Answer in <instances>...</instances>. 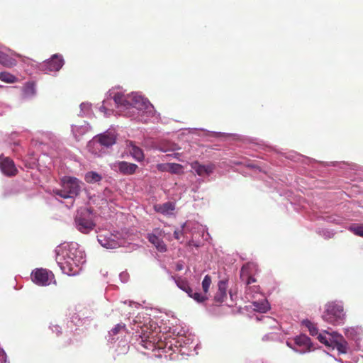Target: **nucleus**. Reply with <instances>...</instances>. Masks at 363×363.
<instances>
[{
  "label": "nucleus",
  "instance_id": "nucleus-42",
  "mask_svg": "<svg viewBox=\"0 0 363 363\" xmlns=\"http://www.w3.org/2000/svg\"><path fill=\"white\" fill-rule=\"evenodd\" d=\"M15 55H16V56H17V57H21V55H20L19 54H15Z\"/></svg>",
  "mask_w": 363,
  "mask_h": 363
},
{
  "label": "nucleus",
  "instance_id": "nucleus-14",
  "mask_svg": "<svg viewBox=\"0 0 363 363\" xmlns=\"http://www.w3.org/2000/svg\"><path fill=\"white\" fill-rule=\"evenodd\" d=\"M258 265L254 262H248L244 264L240 270V277L247 276H255L259 272Z\"/></svg>",
  "mask_w": 363,
  "mask_h": 363
},
{
  "label": "nucleus",
  "instance_id": "nucleus-12",
  "mask_svg": "<svg viewBox=\"0 0 363 363\" xmlns=\"http://www.w3.org/2000/svg\"><path fill=\"white\" fill-rule=\"evenodd\" d=\"M191 168L198 175L203 177L213 173L215 169V165L213 164L203 165L200 164L199 162H194L191 164Z\"/></svg>",
  "mask_w": 363,
  "mask_h": 363
},
{
  "label": "nucleus",
  "instance_id": "nucleus-28",
  "mask_svg": "<svg viewBox=\"0 0 363 363\" xmlns=\"http://www.w3.org/2000/svg\"><path fill=\"white\" fill-rule=\"evenodd\" d=\"M188 296L192 298H194V300H195L196 302L198 303H203L206 300L208 299L207 296L206 294H201V293L199 292H191L190 293V294H188Z\"/></svg>",
  "mask_w": 363,
  "mask_h": 363
},
{
  "label": "nucleus",
  "instance_id": "nucleus-20",
  "mask_svg": "<svg viewBox=\"0 0 363 363\" xmlns=\"http://www.w3.org/2000/svg\"><path fill=\"white\" fill-rule=\"evenodd\" d=\"M155 210L162 214H169L171 213L175 208L174 203L172 202H166L162 204L155 205Z\"/></svg>",
  "mask_w": 363,
  "mask_h": 363
},
{
  "label": "nucleus",
  "instance_id": "nucleus-31",
  "mask_svg": "<svg viewBox=\"0 0 363 363\" xmlns=\"http://www.w3.org/2000/svg\"><path fill=\"white\" fill-rule=\"evenodd\" d=\"M182 166L179 164L169 163L168 172L179 174L181 172Z\"/></svg>",
  "mask_w": 363,
  "mask_h": 363
},
{
  "label": "nucleus",
  "instance_id": "nucleus-2",
  "mask_svg": "<svg viewBox=\"0 0 363 363\" xmlns=\"http://www.w3.org/2000/svg\"><path fill=\"white\" fill-rule=\"evenodd\" d=\"M61 189H55L52 192L55 195L62 199H74L81 191L82 182L76 177L64 176L60 179Z\"/></svg>",
  "mask_w": 363,
  "mask_h": 363
},
{
  "label": "nucleus",
  "instance_id": "nucleus-25",
  "mask_svg": "<svg viewBox=\"0 0 363 363\" xmlns=\"http://www.w3.org/2000/svg\"><path fill=\"white\" fill-rule=\"evenodd\" d=\"M254 310L259 313H266L269 309V305L267 301L263 300L261 302H254Z\"/></svg>",
  "mask_w": 363,
  "mask_h": 363
},
{
  "label": "nucleus",
  "instance_id": "nucleus-24",
  "mask_svg": "<svg viewBox=\"0 0 363 363\" xmlns=\"http://www.w3.org/2000/svg\"><path fill=\"white\" fill-rule=\"evenodd\" d=\"M102 179V177L95 172H88L87 173H86L85 174V177H84V179L85 181L87 182V183H96V182H100Z\"/></svg>",
  "mask_w": 363,
  "mask_h": 363
},
{
  "label": "nucleus",
  "instance_id": "nucleus-9",
  "mask_svg": "<svg viewBox=\"0 0 363 363\" xmlns=\"http://www.w3.org/2000/svg\"><path fill=\"white\" fill-rule=\"evenodd\" d=\"M162 230L160 229H155L154 233H150L147 235V238L148 241L152 243L156 249L160 252H164L167 251V245L160 237L162 236Z\"/></svg>",
  "mask_w": 363,
  "mask_h": 363
},
{
  "label": "nucleus",
  "instance_id": "nucleus-8",
  "mask_svg": "<svg viewBox=\"0 0 363 363\" xmlns=\"http://www.w3.org/2000/svg\"><path fill=\"white\" fill-rule=\"evenodd\" d=\"M0 169L3 174L8 177L15 176L18 172L14 162L4 155H0Z\"/></svg>",
  "mask_w": 363,
  "mask_h": 363
},
{
  "label": "nucleus",
  "instance_id": "nucleus-40",
  "mask_svg": "<svg viewBox=\"0 0 363 363\" xmlns=\"http://www.w3.org/2000/svg\"><path fill=\"white\" fill-rule=\"evenodd\" d=\"M142 342H144V344H143V346L147 349H151V348L154 347L153 344H152L150 342H145L143 340Z\"/></svg>",
  "mask_w": 363,
  "mask_h": 363
},
{
  "label": "nucleus",
  "instance_id": "nucleus-18",
  "mask_svg": "<svg viewBox=\"0 0 363 363\" xmlns=\"http://www.w3.org/2000/svg\"><path fill=\"white\" fill-rule=\"evenodd\" d=\"M0 64L11 68L16 65L17 61L12 56L0 51Z\"/></svg>",
  "mask_w": 363,
  "mask_h": 363
},
{
  "label": "nucleus",
  "instance_id": "nucleus-4",
  "mask_svg": "<svg viewBox=\"0 0 363 363\" xmlns=\"http://www.w3.org/2000/svg\"><path fill=\"white\" fill-rule=\"evenodd\" d=\"M129 108H135L138 110L148 113L149 115L154 114V106L147 99L134 93L129 94Z\"/></svg>",
  "mask_w": 363,
  "mask_h": 363
},
{
  "label": "nucleus",
  "instance_id": "nucleus-41",
  "mask_svg": "<svg viewBox=\"0 0 363 363\" xmlns=\"http://www.w3.org/2000/svg\"><path fill=\"white\" fill-rule=\"evenodd\" d=\"M183 269V264L180 263H177L176 265V270L180 271Z\"/></svg>",
  "mask_w": 363,
  "mask_h": 363
},
{
  "label": "nucleus",
  "instance_id": "nucleus-37",
  "mask_svg": "<svg viewBox=\"0 0 363 363\" xmlns=\"http://www.w3.org/2000/svg\"><path fill=\"white\" fill-rule=\"evenodd\" d=\"M0 363H7L6 355L1 351H0Z\"/></svg>",
  "mask_w": 363,
  "mask_h": 363
},
{
  "label": "nucleus",
  "instance_id": "nucleus-3",
  "mask_svg": "<svg viewBox=\"0 0 363 363\" xmlns=\"http://www.w3.org/2000/svg\"><path fill=\"white\" fill-rule=\"evenodd\" d=\"M323 319L332 325L342 324L345 319L343 306L336 301L328 302L325 306Z\"/></svg>",
  "mask_w": 363,
  "mask_h": 363
},
{
  "label": "nucleus",
  "instance_id": "nucleus-39",
  "mask_svg": "<svg viewBox=\"0 0 363 363\" xmlns=\"http://www.w3.org/2000/svg\"><path fill=\"white\" fill-rule=\"evenodd\" d=\"M52 330L53 332H55L57 335H59L62 333L60 328L58 325L53 326Z\"/></svg>",
  "mask_w": 363,
  "mask_h": 363
},
{
  "label": "nucleus",
  "instance_id": "nucleus-38",
  "mask_svg": "<svg viewBox=\"0 0 363 363\" xmlns=\"http://www.w3.org/2000/svg\"><path fill=\"white\" fill-rule=\"evenodd\" d=\"M177 149H179L177 145L172 144L170 147L165 148V149H162V151H163V152H167L169 150H172L173 151V150H177Z\"/></svg>",
  "mask_w": 363,
  "mask_h": 363
},
{
  "label": "nucleus",
  "instance_id": "nucleus-17",
  "mask_svg": "<svg viewBox=\"0 0 363 363\" xmlns=\"http://www.w3.org/2000/svg\"><path fill=\"white\" fill-rule=\"evenodd\" d=\"M99 142L101 145L108 147L115 144L116 137L111 133H106L99 136Z\"/></svg>",
  "mask_w": 363,
  "mask_h": 363
},
{
  "label": "nucleus",
  "instance_id": "nucleus-16",
  "mask_svg": "<svg viewBox=\"0 0 363 363\" xmlns=\"http://www.w3.org/2000/svg\"><path fill=\"white\" fill-rule=\"evenodd\" d=\"M295 344L302 348L301 352L310 350L312 346L311 339L306 335H300L295 337Z\"/></svg>",
  "mask_w": 363,
  "mask_h": 363
},
{
  "label": "nucleus",
  "instance_id": "nucleus-33",
  "mask_svg": "<svg viewBox=\"0 0 363 363\" xmlns=\"http://www.w3.org/2000/svg\"><path fill=\"white\" fill-rule=\"evenodd\" d=\"M124 328L125 325L117 324L111 330L110 334L111 335H116Z\"/></svg>",
  "mask_w": 363,
  "mask_h": 363
},
{
  "label": "nucleus",
  "instance_id": "nucleus-15",
  "mask_svg": "<svg viewBox=\"0 0 363 363\" xmlns=\"http://www.w3.org/2000/svg\"><path fill=\"white\" fill-rule=\"evenodd\" d=\"M119 172L125 175H130L135 173L138 165L133 163H128L125 161L119 162L117 165Z\"/></svg>",
  "mask_w": 363,
  "mask_h": 363
},
{
  "label": "nucleus",
  "instance_id": "nucleus-21",
  "mask_svg": "<svg viewBox=\"0 0 363 363\" xmlns=\"http://www.w3.org/2000/svg\"><path fill=\"white\" fill-rule=\"evenodd\" d=\"M174 279L177 286L187 294H190V293L192 292V289L190 287L189 284L186 279H182L180 277H174Z\"/></svg>",
  "mask_w": 363,
  "mask_h": 363
},
{
  "label": "nucleus",
  "instance_id": "nucleus-1",
  "mask_svg": "<svg viewBox=\"0 0 363 363\" xmlns=\"http://www.w3.org/2000/svg\"><path fill=\"white\" fill-rule=\"evenodd\" d=\"M81 253L77 248V244L73 243L65 247L62 255L57 253L56 260L63 273L73 275L77 272L75 267L82 258Z\"/></svg>",
  "mask_w": 363,
  "mask_h": 363
},
{
  "label": "nucleus",
  "instance_id": "nucleus-10",
  "mask_svg": "<svg viewBox=\"0 0 363 363\" xmlns=\"http://www.w3.org/2000/svg\"><path fill=\"white\" fill-rule=\"evenodd\" d=\"M77 228L82 233H88L94 227L92 220L85 217L83 214L77 215L75 218Z\"/></svg>",
  "mask_w": 363,
  "mask_h": 363
},
{
  "label": "nucleus",
  "instance_id": "nucleus-32",
  "mask_svg": "<svg viewBox=\"0 0 363 363\" xmlns=\"http://www.w3.org/2000/svg\"><path fill=\"white\" fill-rule=\"evenodd\" d=\"M241 280L245 283L247 286H250L251 284L257 281L255 276H247L245 277H240Z\"/></svg>",
  "mask_w": 363,
  "mask_h": 363
},
{
  "label": "nucleus",
  "instance_id": "nucleus-29",
  "mask_svg": "<svg viewBox=\"0 0 363 363\" xmlns=\"http://www.w3.org/2000/svg\"><path fill=\"white\" fill-rule=\"evenodd\" d=\"M349 230L352 232L354 235L363 237V224L361 225H352L349 227Z\"/></svg>",
  "mask_w": 363,
  "mask_h": 363
},
{
  "label": "nucleus",
  "instance_id": "nucleus-6",
  "mask_svg": "<svg viewBox=\"0 0 363 363\" xmlns=\"http://www.w3.org/2000/svg\"><path fill=\"white\" fill-rule=\"evenodd\" d=\"M97 238L101 245L107 249H115L120 246L116 235L110 233H100Z\"/></svg>",
  "mask_w": 363,
  "mask_h": 363
},
{
  "label": "nucleus",
  "instance_id": "nucleus-34",
  "mask_svg": "<svg viewBox=\"0 0 363 363\" xmlns=\"http://www.w3.org/2000/svg\"><path fill=\"white\" fill-rule=\"evenodd\" d=\"M169 163L167 164H158L157 168L161 172H168Z\"/></svg>",
  "mask_w": 363,
  "mask_h": 363
},
{
  "label": "nucleus",
  "instance_id": "nucleus-35",
  "mask_svg": "<svg viewBox=\"0 0 363 363\" xmlns=\"http://www.w3.org/2000/svg\"><path fill=\"white\" fill-rule=\"evenodd\" d=\"M308 330L310 331L311 335H315L318 334V329L311 323H309L308 325Z\"/></svg>",
  "mask_w": 363,
  "mask_h": 363
},
{
  "label": "nucleus",
  "instance_id": "nucleus-36",
  "mask_svg": "<svg viewBox=\"0 0 363 363\" xmlns=\"http://www.w3.org/2000/svg\"><path fill=\"white\" fill-rule=\"evenodd\" d=\"M183 230H176L174 232V237L177 240H179L182 236H183Z\"/></svg>",
  "mask_w": 363,
  "mask_h": 363
},
{
  "label": "nucleus",
  "instance_id": "nucleus-27",
  "mask_svg": "<svg viewBox=\"0 0 363 363\" xmlns=\"http://www.w3.org/2000/svg\"><path fill=\"white\" fill-rule=\"evenodd\" d=\"M130 153L138 161H142L144 159L143 150L135 145H133L131 147Z\"/></svg>",
  "mask_w": 363,
  "mask_h": 363
},
{
  "label": "nucleus",
  "instance_id": "nucleus-5",
  "mask_svg": "<svg viewBox=\"0 0 363 363\" xmlns=\"http://www.w3.org/2000/svg\"><path fill=\"white\" fill-rule=\"evenodd\" d=\"M31 279L39 286H47L54 279V274L45 269H37L31 273Z\"/></svg>",
  "mask_w": 363,
  "mask_h": 363
},
{
  "label": "nucleus",
  "instance_id": "nucleus-30",
  "mask_svg": "<svg viewBox=\"0 0 363 363\" xmlns=\"http://www.w3.org/2000/svg\"><path fill=\"white\" fill-rule=\"evenodd\" d=\"M211 284V278L209 275H206L202 281V288L205 294H206L209 290Z\"/></svg>",
  "mask_w": 363,
  "mask_h": 363
},
{
  "label": "nucleus",
  "instance_id": "nucleus-13",
  "mask_svg": "<svg viewBox=\"0 0 363 363\" xmlns=\"http://www.w3.org/2000/svg\"><path fill=\"white\" fill-rule=\"evenodd\" d=\"M332 347H336L341 353H346L347 351V343L343 337L337 333H333Z\"/></svg>",
  "mask_w": 363,
  "mask_h": 363
},
{
  "label": "nucleus",
  "instance_id": "nucleus-11",
  "mask_svg": "<svg viewBox=\"0 0 363 363\" xmlns=\"http://www.w3.org/2000/svg\"><path fill=\"white\" fill-rule=\"evenodd\" d=\"M218 291L214 296L216 303H222L227 298L228 279L220 280L218 283Z\"/></svg>",
  "mask_w": 363,
  "mask_h": 363
},
{
  "label": "nucleus",
  "instance_id": "nucleus-19",
  "mask_svg": "<svg viewBox=\"0 0 363 363\" xmlns=\"http://www.w3.org/2000/svg\"><path fill=\"white\" fill-rule=\"evenodd\" d=\"M113 100L118 107L121 106L129 109V95L125 96L121 93H116L113 96Z\"/></svg>",
  "mask_w": 363,
  "mask_h": 363
},
{
  "label": "nucleus",
  "instance_id": "nucleus-7",
  "mask_svg": "<svg viewBox=\"0 0 363 363\" xmlns=\"http://www.w3.org/2000/svg\"><path fill=\"white\" fill-rule=\"evenodd\" d=\"M64 65V60L61 55H53L52 57L44 62L41 65L42 69L45 72H57Z\"/></svg>",
  "mask_w": 363,
  "mask_h": 363
},
{
  "label": "nucleus",
  "instance_id": "nucleus-26",
  "mask_svg": "<svg viewBox=\"0 0 363 363\" xmlns=\"http://www.w3.org/2000/svg\"><path fill=\"white\" fill-rule=\"evenodd\" d=\"M327 335H328V336L325 334L320 333L318 335V339L321 343L325 344L327 346H332L333 337L331 335H333V333L330 334V333H327Z\"/></svg>",
  "mask_w": 363,
  "mask_h": 363
},
{
  "label": "nucleus",
  "instance_id": "nucleus-22",
  "mask_svg": "<svg viewBox=\"0 0 363 363\" xmlns=\"http://www.w3.org/2000/svg\"><path fill=\"white\" fill-rule=\"evenodd\" d=\"M23 97L28 98L35 95V84L31 82H27L23 86Z\"/></svg>",
  "mask_w": 363,
  "mask_h": 363
},
{
  "label": "nucleus",
  "instance_id": "nucleus-23",
  "mask_svg": "<svg viewBox=\"0 0 363 363\" xmlns=\"http://www.w3.org/2000/svg\"><path fill=\"white\" fill-rule=\"evenodd\" d=\"M0 80L9 84H12L18 82V78L13 74L8 72H0Z\"/></svg>",
  "mask_w": 363,
  "mask_h": 363
}]
</instances>
